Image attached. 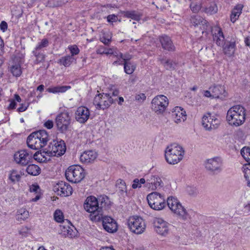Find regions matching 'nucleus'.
<instances>
[{
	"label": "nucleus",
	"instance_id": "1",
	"mask_svg": "<svg viewBox=\"0 0 250 250\" xmlns=\"http://www.w3.org/2000/svg\"><path fill=\"white\" fill-rule=\"evenodd\" d=\"M105 198L103 197L99 204L97 198L94 196H88L85 199L83 207L84 209L90 213L91 219L95 221L101 220L103 215L102 208L105 206Z\"/></svg>",
	"mask_w": 250,
	"mask_h": 250
},
{
	"label": "nucleus",
	"instance_id": "2",
	"mask_svg": "<svg viewBox=\"0 0 250 250\" xmlns=\"http://www.w3.org/2000/svg\"><path fill=\"white\" fill-rule=\"evenodd\" d=\"M246 120V109L240 105L230 107L228 111L226 120L229 125L238 127L242 125Z\"/></svg>",
	"mask_w": 250,
	"mask_h": 250
},
{
	"label": "nucleus",
	"instance_id": "3",
	"mask_svg": "<svg viewBox=\"0 0 250 250\" xmlns=\"http://www.w3.org/2000/svg\"><path fill=\"white\" fill-rule=\"evenodd\" d=\"M49 140V135L45 130H40L31 133L27 139L29 147L33 149H40L46 145Z\"/></svg>",
	"mask_w": 250,
	"mask_h": 250
},
{
	"label": "nucleus",
	"instance_id": "4",
	"mask_svg": "<svg viewBox=\"0 0 250 250\" xmlns=\"http://www.w3.org/2000/svg\"><path fill=\"white\" fill-rule=\"evenodd\" d=\"M185 151L183 148L177 144L168 146L165 150V159L170 165L179 163L184 157Z\"/></svg>",
	"mask_w": 250,
	"mask_h": 250
},
{
	"label": "nucleus",
	"instance_id": "5",
	"mask_svg": "<svg viewBox=\"0 0 250 250\" xmlns=\"http://www.w3.org/2000/svg\"><path fill=\"white\" fill-rule=\"evenodd\" d=\"M167 204L171 211L176 217L182 221H188L190 216L186 209L182 205L177 198L170 196L167 198Z\"/></svg>",
	"mask_w": 250,
	"mask_h": 250
},
{
	"label": "nucleus",
	"instance_id": "6",
	"mask_svg": "<svg viewBox=\"0 0 250 250\" xmlns=\"http://www.w3.org/2000/svg\"><path fill=\"white\" fill-rule=\"evenodd\" d=\"M65 175L67 180L72 183L81 182L85 177L84 169L80 166H70L65 171Z\"/></svg>",
	"mask_w": 250,
	"mask_h": 250
},
{
	"label": "nucleus",
	"instance_id": "7",
	"mask_svg": "<svg viewBox=\"0 0 250 250\" xmlns=\"http://www.w3.org/2000/svg\"><path fill=\"white\" fill-rule=\"evenodd\" d=\"M127 224L131 231L137 234H142L146 229L145 221L142 217L138 216L129 217Z\"/></svg>",
	"mask_w": 250,
	"mask_h": 250
},
{
	"label": "nucleus",
	"instance_id": "8",
	"mask_svg": "<svg viewBox=\"0 0 250 250\" xmlns=\"http://www.w3.org/2000/svg\"><path fill=\"white\" fill-rule=\"evenodd\" d=\"M146 198L149 206L154 210H160L166 207V204L164 196L156 192L149 194Z\"/></svg>",
	"mask_w": 250,
	"mask_h": 250
},
{
	"label": "nucleus",
	"instance_id": "9",
	"mask_svg": "<svg viewBox=\"0 0 250 250\" xmlns=\"http://www.w3.org/2000/svg\"><path fill=\"white\" fill-rule=\"evenodd\" d=\"M168 104L167 98L163 95H159L155 97L151 103V109L156 114H162L166 110Z\"/></svg>",
	"mask_w": 250,
	"mask_h": 250
},
{
	"label": "nucleus",
	"instance_id": "10",
	"mask_svg": "<svg viewBox=\"0 0 250 250\" xmlns=\"http://www.w3.org/2000/svg\"><path fill=\"white\" fill-rule=\"evenodd\" d=\"M66 151V146L63 141L53 140L47 148V152L48 156H59L63 155Z\"/></svg>",
	"mask_w": 250,
	"mask_h": 250
},
{
	"label": "nucleus",
	"instance_id": "11",
	"mask_svg": "<svg viewBox=\"0 0 250 250\" xmlns=\"http://www.w3.org/2000/svg\"><path fill=\"white\" fill-rule=\"evenodd\" d=\"M113 103V100L109 94H98L95 96L93 100V104L99 109L108 108Z\"/></svg>",
	"mask_w": 250,
	"mask_h": 250
},
{
	"label": "nucleus",
	"instance_id": "12",
	"mask_svg": "<svg viewBox=\"0 0 250 250\" xmlns=\"http://www.w3.org/2000/svg\"><path fill=\"white\" fill-rule=\"evenodd\" d=\"M222 160L216 157L209 159L205 162V168L210 173L216 174L222 170Z\"/></svg>",
	"mask_w": 250,
	"mask_h": 250
},
{
	"label": "nucleus",
	"instance_id": "13",
	"mask_svg": "<svg viewBox=\"0 0 250 250\" xmlns=\"http://www.w3.org/2000/svg\"><path fill=\"white\" fill-rule=\"evenodd\" d=\"M220 120L210 113L205 114L202 118V125L208 130L217 128L220 124Z\"/></svg>",
	"mask_w": 250,
	"mask_h": 250
},
{
	"label": "nucleus",
	"instance_id": "14",
	"mask_svg": "<svg viewBox=\"0 0 250 250\" xmlns=\"http://www.w3.org/2000/svg\"><path fill=\"white\" fill-rule=\"evenodd\" d=\"M15 162L22 166H25L33 160V154L26 150H21L14 155Z\"/></svg>",
	"mask_w": 250,
	"mask_h": 250
},
{
	"label": "nucleus",
	"instance_id": "15",
	"mask_svg": "<svg viewBox=\"0 0 250 250\" xmlns=\"http://www.w3.org/2000/svg\"><path fill=\"white\" fill-rule=\"evenodd\" d=\"M56 125L58 130L64 132L68 129L70 123V116L67 112H62L56 118Z\"/></svg>",
	"mask_w": 250,
	"mask_h": 250
},
{
	"label": "nucleus",
	"instance_id": "16",
	"mask_svg": "<svg viewBox=\"0 0 250 250\" xmlns=\"http://www.w3.org/2000/svg\"><path fill=\"white\" fill-rule=\"evenodd\" d=\"M53 190L58 195L66 197L72 194L73 189L71 186L67 183L60 181L53 187Z\"/></svg>",
	"mask_w": 250,
	"mask_h": 250
},
{
	"label": "nucleus",
	"instance_id": "17",
	"mask_svg": "<svg viewBox=\"0 0 250 250\" xmlns=\"http://www.w3.org/2000/svg\"><path fill=\"white\" fill-rule=\"evenodd\" d=\"M154 227L155 231L159 235L163 236H166L169 232V224L160 218H156L154 219Z\"/></svg>",
	"mask_w": 250,
	"mask_h": 250
},
{
	"label": "nucleus",
	"instance_id": "18",
	"mask_svg": "<svg viewBox=\"0 0 250 250\" xmlns=\"http://www.w3.org/2000/svg\"><path fill=\"white\" fill-rule=\"evenodd\" d=\"M103 227L104 229L109 233H114L117 231L118 226L116 222L109 216H102Z\"/></svg>",
	"mask_w": 250,
	"mask_h": 250
},
{
	"label": "nucleus",
	"instance_id": "19",
	"mask_svg": "<svg viewBox=\"0 0 250 250\" xmlns=\"http://www.w3.org/2000/svg\"><path fill=\"white\" fill-rule=\"evenodd\" d=\"M90 111L88 108L81 106L78 107L75 112V119L81 124L85 123L89 119Z\"/></svg>",
	"mask_w": 250,
	"mask_h": 250
},
{
	"label": "nucleus",
	"instance_id": "20",
	"mask_svg": "<svg viewBox=\"0 0 250 250\" xmlns=\"http://www.w3.org/2000/svg\"><path fill=\"white\" fill-rule=\"evenodd\" d=\"M163 186V182L160 177L157 175H150L146 179V183L145 187L152 190H155Z\"/></svg>",
	"mask_w": 250,
	"mask_h": 250
},
{
	"label": "nucleus",
	"instance_id": "21",
	"mask_svg": "<svg viewBox=\"0 0 250 250\" xmlns=\"http://www.w3.org/2000/svg\"><path fill=\"white\" fill-rule=\"evenodd\" d=\"M172 115L174 122L177 124L184 122L187 119L186 111L179 106H176L173 109Z\"/></svg>",
	"mask_w": 250,
	"mask_h": 250
},
{
	"label": "nucleus",
	"instance_id": "22",
	"mask_svg": "<svg viewBox=\"0 0 250 250\" xmlns=\"http://www.w3.org/2000/svg\"><path fill=\"white\" fill-rule=\"evenodd\" d=\"M212 92V98H222L226 96L227 92L224 86L220 84H215L210 87Z\"/></svg>",
	"mask_w": 250,
	"mask_h": 250
},
{
	"label": "nucleus",
	"instance_id": "23",
	"mask_svg": "<svg viewBox=\"0 0 250 250\" xmlns=\"http://www.w3.org/2000/svg\"><path fill=\"white\" fill-rule=\"evenodd\" d=\"M97 153L93 150L85 151L80 156V160L82 163H90L93 162L97 158Z\"/></svg>",
	"mask_w": 250,
	"mask_h": 250
},
{
	"label": "nucleus",
	"instance_id": "24",
	"mask_svg": "<svg viewBox=\"0 0 250 250\" xmlns=\"http://www.w3.org/2000/svg\"><path fill=\"white\" fill-rule=\"evenodd\" d=\"M159 41L161 43L163 48L165 50L173 51L175 50V47L170 37L167 35H162L159 37Z\"/></svg>",
	"mask_w": 250,
	"mask_h": 250
},
{
	"label": "nucleus",
	"instance_id": "25",
	"mask_svg": "<svg viewBox=\"0 0 250 250\" xmlns=\"http://www.w3.org/2000/svg\"><path fill=\"white\" fill-rule=\"evenodd\" d=\"M214 30L215 32L213 35V40L218 45L221 46L223 45L225 37L221 28L219 27H215Z\"/></svg>",
	"mask_w": 250,
	"mask_h": 250
},
{
	"label": "nucleus",
	"instance_id": "26",
	"mask_svg": "<svg viewBox=\"0 0 250 250\" xmlns=\"http://www.w3.org/2000/svg\"><path fill=\"white\" fill-rule=\"evenodd\" d=\"M70 227L68 224H61L60 225L61 233L65 237H73L75 236V232L73 230V228Z\"/></svg>",
	"mask_w": 250,
	"mask_h": 250
},
{
	"label": "nucleus",
	"instance_id": "27",
	"mask_svg": "<svg viewBox=\"0 0 250 250\" xmlns=\"http://www.w3.org/2000/svg\"><path fill=\"white\" fill-rule=\"evenodd\" d=\"M243 8V5L238 4L233 8L230 15V21L234 23L238 19L242 13Z\"/></svg>",
	"mask_w": 250,
	"mask_h": 250
},
{
	"label": "nucleus",
	"instance_id": "28",
	"mask_svg": "<svg viewBox=\"0 0 250 250\" xmlns=\"http://www.w3.org/2000/svg\"><path fill=\"white\" fill-rule=\"evenodd\" d=\"M124 17L130 18L132 20L139 21L140 20L142 14L135 10L125 11L121 12Z\"/></svg>",
	"mask_w": 250,
	"mask_h": 250
},
{
	"label": "nucleus",
	"instance_id": "29",
	"mask_svg": "<svg viewBox=\"0 0 250 250\" xmlns=\"http://www.w3.org/2000/svg\"><path fill=\"white\" fill-rule=\"evenodd\" d=\"M235 51V42H230L223 47L224 54L228 57L232 56Z\"/></svg>",
	"mask_w": 250,
	"mask_h": 250
},
{
	"label": "nucleus",
	"instance_id": "30",
	"mask_svg": "<svg viewBox=\"0 0 250 250\" xmlns=\"http://www.w3.org/2000/svg\"><path fill=\"white\" fill-rule=\"evenodd\" d=\"M47 148H46L45 150L42 152H37L34 155H33V158L40 163H43L46 162L49 159L46 157V155H48L47 152Z\"/></svg>",
	"mask_w": 250,
	"mask_h": 250
},
{
	"label": "nucleus",
	"instance_id": "31",
	"mask_svg": "<svg viewBox=\"0 0 250 250\" xmlns=\"http://www.w3.org/2000/svg\"><path fill=\"white\" fill-rule=\"evenodd\" d=\"M74 59L73 57L70 55H67L62 57L58 60L57 62L61 65H63L65 67L69 66L74 62Z\"/></svg>",
	"mask_w": 250,
	"mask_h": 250
},
{
	"label": "nucleus",
	"instance_id": "32",
	"mask_svg": "<svg viewBox=\"0 0 250 250\" xmlns=\"http://www.w3.org/2000/svg\"><path fill=\"white\" fill-rule=\"evenodd\" d=\"M191 22L194 26L202 25L204 26V29H206L208 27L207 21L199 16L192 17L191 19Z\"/></svg>",
	"mask_w": 250,
	"mask_h": 250
},
{
	"label": "nucleus",
	"instance_id": "33",
	"mask_svg": "<svg viewBox=\"0 0 250 250\" xmlns=\"http://www.w3.org/2000/svg\"><path fill=\"white\" fill-rule=\"evenodd\" d=\"M26 170L29 174L33 176L38 175L41 171V168L37 165L34 164L28 165Z\"/></svg>",
	"mask_w": 250,
	"mask_h": 250
},
{
	"label": "nucleus",
	"instance_id": "34",
	"mask_svg": "<svg viewBox=\"0 0 250 250\" xmlns=\"http://www.w3.org/2000/svg\"><path fill=\"white\" fill-rule=\"evenodd\" d=\"M71 88L70 86H57L49 87L46 91L49 93H63L69 89Z\"/></svg>",
	"mask_w": 250,
	"mask_h": 250
},
{
	"label": "nucleus",
	"instance_id": "35",
	"mask_svg": "<svg viewBox=\"0 0 250 250\" xmlns=\"http://www.w3.org/2000/svg\"><path fill=\"white\" fill-rule=\"evenodd\" d=\"M160 61L166 69L171 70L175 69L176 63L172 60L161 59Z\"/></svg>",
	"mask_w": 250,
	"mask_h": 250
},
{
	"label": "nucleus",
	"instance_id": "36",
	"mask_svg": "<svg viewBox=\"0 0 250 250\" xmlns=\"http://www.w3.org/2000/svg\"><path fill=\"white\" fill-rule=\"evenodd\" d=\"M10 72L13 76L19 77L21 74V65L19 63H15L10 67Z\"/></svg>",
	"mask_w": 250,
	"mask_h": 250
},
{
	"label": "nucleus",
	"instance_id": "37",
	"mask_svg": "<svg viewBox=\"0 0 250 250\" xmlns=\"http://www.w3.org/2000/svg\"><path fill=\"white\" fill-rule=\"evenodd\" d=\"M17 219L25 220L29 216V212L25 208H21L17 212Z\"/></svg>",
	"mask_w": 250,
	"mask_h": 250
},
{
	"label": "nucleus",
	"instance_id": "38",
	"mask_svg": "<svg viewBox=\"0 0 250 250\" xmlns=\"http://www.w3.org/2000/svg\"><path fill=\"white\" fill-rule=\"evenodd\" d=\"M124 65L125 72L127 74H132L136 68V66L131 62H124L123 63Z\"/></svg>",
	"mask_w": 250,
	"mask_h": 250
},
{
	"label": "nucleus",
	"instance_id": "39",
	"mask_svg": "<svg viewBox=\"0 0 250 250\" xmlns=\"http://www.w3.org/2000/svg\"><path fill=\"white\" fill-rule=\"evenodd\" d=\"M242 169L247 184L250 187V165H244Z\"/></svg>",
	"mask_w": 250,
	"mask_h": 250
},
{
	"label": "nucleus",
	"instance_id": "40",
	"mask_svg": "<svg viewBox=\"0 0 250 250\" xmlns=\"http://www.w3.org/2000/svg\"><path fill=\"white\" fill-rule=\"evenodd\" d=\"M241 154L245 160L250 165V147H243L241 150Z\"/></svg>",
	"mask_w": 250,
	"mask_h": 250
},
{
	"label": "nucleus",
	"instance_id": "41",
	"mask_svg": "<svg viewBox=\"0 0 250 250\" xmlns=\"http://www.w3.org/2000/svg\"><path fill=\"white\" fill-rule=\"evenodd\" d=\"M68 1V0H49L48 3L51 7L61 6Z\"/></svg>",
	"mask_w": 250,
	"mask_h": 250
},
{
	"label": "nucleus",
	"instance_id": "42",
	"mask_svg": "<svg viewBox=\"0 0 250 250\" xmlns=\"http://www.w3.org/2000/svg\"><path fill=\"white\" fill-rule=\"evenodd\" d=\"M33 53L36 57L35 62L37 63L43 62L44 60L45 55L42 53L39 52L38 50H33Z\"/></svg>",
	"mask_w": 250,
	"mask_h": 250
},
{
	"label": "nucleus",
	"instance_id": "43",
	"mask_svg": "<svg viewBox=\"0 0 250 250\" xmlns=\"http://www.w3.org/2000/svg\"><path fill=\"white\" fill-rule=\"evenodd\" d=\"M54 217L55 221L61 223L63 222V215L62 212L60 209H57L54 213Z\"/></svg>",
	"mask_w": 250,
	"mask_h": 250
},
{
	"label": "nucleus",
	"instance_id": "44",
	"mask_svg": "<svg viewBox=\"0 0 250 250\" xmlns=\"http://www.w3.org/2000/svg\"><path fill=\"white\" fill-rule=\"evenodd\" d=\"M116 187L118 188L121 192H126V187L125 181L119 179L116 183Z\"/></svg>",
	"mask_w": 250,
	"mask_h": 250
},
{
	"label": "nucleus",
	"instance_id": "45",
	"mask_svg": "<svg viewBox=\"0 0 250 250\" xmlns=\"http://www.w3.org/2000/svg\"><path fill=\"white\" fill-rule=\"evenodd\" d=\"M9 177L12 182H14L15 181H19L20 180L21 175L16 170H13L11 171Z\"/></svg>",
	"mask_w": 250,
	"mask_h": 250
},
{
	"label": "nucleus",
	"instance_id": "46",
	"mask_svg": "<svg viewBox=\"0 0 250 250\" xmlns=\"http://www.w3.org/2000/svg\"><path fill=\"white\" fill-rule=\"evenodd\" d=\"M49 44L48 40L47 39H43L36 47L35 50H39L43 48L47 47Z\"/></svg>",
	"mask_w": 250,
	"mask_h": 250
},
{
	"label": "nucleus",
	"instance_id": "47",
	"mask_svg": "<svg viewBox=\"0 0 250 250\" xmlns=\"http://www.w3.org/2000/svg\"><path fill=\"white\" fill-rule=\"evenodd\" d=\"M146 99V96L144 93L137 94L135 96V100L139 103H143Z\"/></svg>",
	"mask_w": 250,
	"mask_h": 250
},
{
	"label": "nucleus",
	"instance_id": "48",
	"mask_svg": "<svg viewBox=\"0 0 250 250\" xmlns=\"http://www.w3.org/2000/svg\"><path fill=\"white\" fill-rule=\"evenodd\" d=\"M100 41L105 45H108L111 41V37L110 35H106L104 34L103 37L100 38Z\"/></svg>",
	"mask_w": 250,
	"mask_h": 250
},
{
	"label": "nucleus",
	"instance_id": "49",
	"mask_svg": "<svg viewBox=\"0 0 250 250\" xmlns=\"http://www.w3.org/2000/svg\"><path fill=\"white\" fill-rule=\"evenodd\" d=\"M190 8L193 12H197L199 11L201 7V4L200 3L197 4L194 2H191L190 5Z\"/></svg>",
	"mask_w": 250,
	"mask_h": 250
},
{
	"label": "nucleus",
	"instance_id": "50",
	"mask_svg": "<svg viewBox=\"0 0 250 250\" xmlns=\"http://www.w3.org/2000/svg\"><path fill=\"white\" fill-rule=\"evenodd\" d=\"M68 49L70 51L71 55L73 57L75 55H77L80 52V50L76 45H72L68 47Z\"/></svg>",
	"mask_w": 250,
	"mask_h": 250
},
{
	"label": "nucleus",
	"instance_id": "51",
	"mask_svg": "<svg viewBox=\"0 0 250 250\" xmlns=\"http://www.w3.org/2000/svg\"><path fill=\"white\" fill-rule=\"evenodd\" d=\"M217 7L215 4H213L212 6H209L207 9L208 13H209L211 14H215L217 11Z\"/></svg>",
	"mask_w": 250,
	"mask_h": 250
},
{
	"label": "nucleus",
	"instance_id": "52",
	"mask_svg": "<svg viewBox=\"0 0 250 250\" xmlns=\"http://www.w3.org/2000/svg\"><path fill=\"white\" fill-rule=\"evenodd\" d=\"M107 21L108 22H116L118 20V17L114 14L109 15L107 17Z\"/></svg>",
	"mask_w": 250,
	"mask_h": 250
},
{
	"label": "nucleus",
	"instance_id": "53",
	"mask_svg": "<svg viewBox=\"0 0 250 250\" xmlns=\"http://www.w3.org/2000/svg\"><path fill=\"white\" fill-rule=\"evenodd\" d=\"M40 187L37 184H32L30 186L29 190L31 192L38 193Z\"/></svg>",
	"mask_w": 250,
	"mask_h": 250
},
{
	"label": "nucleus",
	"instance_id": "54",
	"mask_svg": "<svg viewBox=\"0 0 250 250\" xmlns=\"http://www.w3.org/2000/svg\"><path fill=\"white\" fill-rule=\"evenodd\" d=\"M111 55H113L118 59H120L121 56H122V53L120 52L117 48L113 47Z\"/></svg>",
	"mask_w": 250,
	"mask_h": 250
},
{
	"label": "nucleus",
	"instance_id": "55",
	"mask_svg": "<svg viewBox=\"0 0 250 250\" xmlns=\"http://www.w3.org/2000/svg\"><path fill=\"white\" fill-rule=\"evenodd\" d=\"M133 184L132 185V188L133 189H135L137 188H140L142 187L140 182L139 180L138 179H135L133 181Z\"/></svg>",
	"mask_w": 250,
	"mask_h": 250
},
{
	"label": "nucleus",
	"instance_id": "56",
	"mask_svg": "<svg viewBox=\"0 0 250 250\" xmlns=\"http://www.w3.org/2000/svg\"><path fill=\"white\" fill-rule=\"evenodd\" d=\"M120 58L122 59L124 62H129V61L132 58V56L128 54H125L123 55L122 53V56H121Z\"/></svg>",
	"mask_w": 250,
	"mask_h": 250
},
{
	"label": "nucleus",
	"instance_id": "57",
	"mask_svg": "<svg viewBox=\"0 0 250 250\" xmlns=\"http://www.w3.org/2000/svg\"><path fill=\"white\" fill-rule=\"evenodd\" d=\"M105 50L106 48L104 46H101L97 49L96 53L98 54H104L105 53Z\"/></svg>",
	"mask_w": 250,
	"mask_h": 250
},
{
	"label": "nucleus",
	"instance_id": "58",
	"mask_svg": "<svg viewBox=\"0 0 250 250\" xmlns=\"http://www.w3.org/2000/svg\"><path fill=\"white\" fill-rule=\"evenodd\" d=\"M53 122L51 120H48L44 124V126L48 129L52 128L53 126Z\"/></svg>",
	"mask_w": 250,
	"mask_h": 250
},
{
	"label": "nucleus",
	"instance_id": "59",
	"mask_svg": "<svg viewBox=\"0 0 250 250\" xmlns=\"http://www.w3.org/2000/svg\"><path fill=\"white\" fill-rule=\"evenodd\" d=\"M203 95L206 97L212 98V92L210 91V87L208 90L203 91Z\"/></svg>",
	"mask_w": 250,
	"mask_h": 250
},
{
	"label": "nucleus",
	"instance_id": "60",
	"mask_svg": "<svg viewBox=\"0 0 250 250\" xmlns=\"http://www.w3.org/2000/svg\"><path fill=\"white\" fill-rule=\"evenodd\" d=\"M27 107H28V105L27 104H22L21 105L20 107H19L18 108V111L19 112H23V111H25L26 110V109L27 108Z\"/></svg>",
	"mask_w": 250,
	"mask_h": 250
},
{
	"label": "nucleus",
	"instance_id": "61",
	"mask_svg": "<svg viewBox=\"0 0 250 250\" xmlns=\"http://www.w3.org/2000/svg\"><path fill=\"white\" fill-rule=\"evenodd\" d=\"M0 29L4 32L7 28V24L5 21H2L0 24Z\"/></svg>",
	"mask_w": 250,
	"mask_h": 250
},
{
	"label": "nucleus",
	"instance_id": "62",
	"mask_svg": "<svg viewBox=\"0 0 250 250\" xmlns=\"http://www.w3.org/2000/svg\"><path fill=\"white\" fill-rule=\"evenodd\" d=\"M16 102L14 100H12L10 101L8 108L9 109H14L16 108Z\"/></svg>",
	"mask_w": 250,
	"mask_h": 250
},
{
	"label": "nucleus",
	"instance_id": "63",
	"mask_svg": "<svg viewBox=\"0 0 250 250\" xmlns=\"http://www.w3.org/2000/svg\"><path fill=\"white\" fill-rule=\"evenodd\" d=\"M244 208L245 211L247 212L250 211V201L248 202L246 204L244 205Z\"/></svg>",
	"mask_w": 250,
	"mask_h": 250
},
{
	"label": "nucleus",
	"instance_id": "64",
	"mask_svg": "<svg viewBox=\"0 0 250 250\" xmlns=\"http://www.w3.org/2000/svg\"><path fill=\"white\" fill-rule=\"evenodd\" d=\"M100 250H115L113 247H103L100 249Z\"/></svg>",
	"mask_w": 250,
	"mask_h": 250
}]
</instances>
